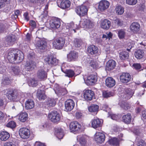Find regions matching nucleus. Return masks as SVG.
Masks as SVG:
<instances>
[{"label":"nucleus","mask_w":146,"mask_h":146,"mask_svg":"<svg viewBox=\"0 0 146 146\" xmlns=\"http://www.w3.org/2000/svg\"><path fill=\"white\" fill-rule=\"evenodd\" d=\"M9 61L11 63L19 62L24 58L23 53L18 49H11L9 50L7 56Z\"/></svg>","instance_id":"obj_1"},{"label":"nucleus","mask_w":146,"mask_h":146,"mask_svg":"<svg viewBox=\"0 0 146 146\" xmlns=\"http://www.w3.org/2000/svg\"><path fill=\"white\" fill-rule=\"evenodd\" d=\"M5 94L11 101L16 102L23 97V94L19 91L15 90H6Z\"/></svg>","instance_id":"obj_2"},{"label":"nucleus","mask_w":146,"mask_h":146,"mask_svg":"<svg viewBox=\"0 0 146 146\" xmlns=\"http://www.w3.org/2000/svg\"><path fill=\"white\" fill-rule=\"evenodd\" d=\"M80 26L88 29L92 28L94 26V23L88 17L81 19L79 23Z\"/></svg>","instance_id":"obj_3"},{"label":"nucleus","mask_w":146,"mask_h":146,"mask_svg":"<svg viewBox=\"0 0 146 146\" xmlns=\"http://www.w3.org/2000/svg\"><path fill=\"white\" fill-rule=\"evenodd\" d=\"M75 11L78 15L82 17L87 15L88 9L86 6L82 5L77 7Z\"/></svg>","instance_id":"obj_4"},{"label":"nucleus","mask_w":146,"mask_h":146,"mask_svg":"<svg viewBox=\"0 0 146 146\" xmlns=\"http://www.w3.org/2000/svg\"><path fill=\"white\" fill-rule=\"evenodd\" d=\"M19 134L21 138L27 139L30 136V131L27 128H22L19 130Z\"/></svg>","instance_id":"obj_5"},{"label":"nucleus","mask_w":146,"mask_h":146,"mask_svg":"<svg viewBox=\"0 0 146 146\" xmlns=\"http://www.w3.org/2000/svg\"><path fill=\"white\" fill-rule=\"evenodd\" d=\"M105 136L104 133L96 132L94 135V140L98 143H101L105 141Z\"/></svg>","instance_id":"obj_6"},{"label":"nucleus","mask_w":146,"mask_h":146,"mask_svg":"<svg viewBox=\"0 0 146 146\" xmlns=\"http://www.w3.org/2000/svg\"><path fill=\"white\" fill-rule=\"evenodd\" d=\"M81 126L77 121L71 122L70 125V129L71 132H77L80 130Z\"/></svg>","instance_id":"obj_7"},{"label":"nucleus","mask_w":146,"mask_h":146,"mask_svg":"<svg viewBox=\"0 0 146 146\" xmlns=\"http://www.w3.org/2000/svg\"><path fill=\"white\" fill-rule=\"evenodd\" d=\"M57 4L58 6L62 9H64L69 7L70 5V2L68 0H57Z\"/></svg>","instance_id":"obj_8"},{"label":"nucleus","mask_w":146,"mask_h":146,"mask_svg":"<svg viewBox=\"0 0 146 146\" xmlns=\"http://www.w3.org/2000/svg\"><path fill=\"white\" fill-rule=\"evenodd\" d=\"M97 80V77L96 76L91 74L87 77L85 82L88 85H92L96 82Z\"/></svg>","instance_id":"obj_9"},{"label":"nucleus","mask_w":146,"mask_h":146,"mask_svg":"<svg viewBox=\"0 0 146 146\" xmlns=\"http://www.w3.org/2000/svg\"><path fill=\"white\" fill-rule=\"evenodd\" d=\"M75 103L73 100H67L65 102V109L66 111H70L74 107Z\"/></svg>","instance_id":"obj_10"},{"label":"nucleus","mask_w":146,"mask_h":146,"mask_svg":"<svg viewBox=\"0 0 146 146\" xmlns=\"http://www.w3.org/2000/svg\"><path fill=\"white\" fill-rule=\"evenodd\" d=\"M109 3L106 0H102L99 3L98 9L101 11H104L109 7Z\"/></svg>","instance_id":"obj_11"},{"label":"nucleus","mask_w":146,"mask_h":146,"mask_svg":"<svg viewBox=\"0 0 146 146\" xmlns=\"http://www.w3.org/2000/svg\"><path fill=\"white\" fill-rule=\"evenodd\" d=\"M94 95V92L92 91L88 90L84 91L83 95L86 100L90 101L92 100Z\"/></svg>","instance_id":"obj_12"},{"label":"nucleus","mask_w":146,"mask_h":146,"mask_svg":"<svg viewBox=\"0 0 146 146\" xmlns=\"http://www.w3.org/2000/svg\"><path fill=\"white\" fill-rule=\"evenodd\" d=\"M120 78L121 82L126 83L130 81L131 76L128 73H123L120 75Z\"/></svg>","instance_id":"obj_13"},{"label":"nucleus","mask_w":146,"mask_h":146,"mask_svg":"<svg viewBox=\"0 0 146 146\" xmlns=\"http://www.w3.org/2000/svg\"><path fill=\"white\" fill-rule=\"evenodd\" d=\"M55 94H56L58 96L61 95H64L67 93V91L65 88H62L61 87L59 86V85L57 84H55Z\"/></svg>","instance_id":"obj_14"},{"label":"nucleus","mask_w":146,"mask_h":146,"mask_svg":"<svg viewBox=\"0 0 146 146\" xmlns=\"http://www.w3.org/2000/svg\"><path fill=\"white\" fill-rule=\"evenodd\" d=\"M55 42V48L60 49L62 48L65 43V39L63 38H57Z\"/></svg>","instance_id":"obj_15"},{"label":"nucleus","mask_w":146,"mask_h":146,"mask_svg":"<svg viewBox=\"0 0 146 146\" xmlns=\"http://www.w3.org/2000/svg\"><path fill=\"white\" fill-rule=\"evenodd\" d=\"M35 67V62L31 60L27 61L25 65V68L27 71H31Z\"/></svg>","instance_id":"obj_16"},{"label":"nucleus","mask_w":146,"mask_h":146,"mask_svg":"<svg viewBox=\"0 0 146 146\" xmlns=\"http://www.w3.org/2000/svg\"><path fill=\"white\" fill-rule=\"evenodd\" d=\"M103 121L99 119H93L92 121V126L94 129H96L102 126Z\"/></svg>","instance_id":"obj_17"},{"label":"nucleus","mask_w":146,"mask_h":146,"mask_svg":"<svg viewBox=\"0 0 146 146\" xmlns=\"http://www.w3.org/2000/svg\"><path fill=\"white\" fill-rule=\"evenodd\" d=\"M37 77L40 80L46 79L47 76L46 72L43 69L39 70L37 73Z\"/></svg>","instance_id":"obj_18"},{"label":"nucleus","mask_w":146,"mask_h":146,"mask_svg":"<svg viewBox=\"0 0 146 146\" xmlns=\"http://www.w3.org/2000/svg\"><path fill=\"white\" fill-rule=\"evenodd\" d=\"M105 84L108 87L111 88L115 85V81L112 78L108 77L106 80Z\"/></svg>","instance_id":"obj_19"},{"label":"nucleus","mask_w":146,"mask_h":146,"mask_svg":"<svg viewBox=\"0 0 146 146\" xmlns=\"http://www.w3.org/2000/svg\"><path fill=\"white\" fill-rule=\"evenodd\" d=\"M140 28L139 24L136 22H134L132 23L130 26L131 31L134 33H137L139 31Z\"/></svg>","instance_id":"obj_20"},{"label":"nucleus","mask_w":146,"mask_h":146,"mask_svg":"<svg viewBox=\"0 0 146 146\" xmlns=\"http://www.w3.org/2000/svg\"><path fill=\"white\" fill-rule=\"evenodd\" d=\"M78 57V53L74 51L70 52L67 55L68 60L70 61H75Z\"/></svg>","instance_id":"obj_21"},{"label":"nucleus","mask_w":146,"mask_h":146,"mask_svg":"<svg viewBox=\"0 0 146 146\" xmlns=\"http://www.w3.org/2000/svg\"><path fill=\"white\" fill-rule=\"evenodd\" d=\"M16 38L15 36L13 35L8 36L6 39V42L9 45H11L14 44L16 41Z\"/></svg>","instance_id":"obj_22"},{"label":"nucleus","mask_w":146,"mask_h":146,"mask_svg":"<svg viewBox=\"0 0 146 146\" xmlns=\"http://www.w3.org/2000/svg\"><path fill=\"white\" fill-rule=\"evenodd\" d=\"M55 136L58 139H62L64 136L63 129L60 127L55 128Z\"/></svg>","instance_id":"obj_23"},{"label":"nucleus","mask_w":146,"mask_h":146,"mask_svg":"<svg viewBox=\"0 0 146 146\" xmlns=\"http://www.w3.org/2000/svg\"><path fill=\"white\" fill-rule=\"evenodd\" d=\"M116 66V62L113 60H110L107 63L106 69L108 71L113 70Z\"/></svg>","instance_id":"obj_24"},{"label":"nucleus","mask_w":146,"mask_h":146,"mask_svg":"<svg viewBox=\"0 0 146 146\" xmlns=\"http://www.w3.org/2000/svg\"><path fill=\"white\" fill-rule=\"evenodd\" d=\"M87 51L88 53L91 55L95 54L98 52V48L95 46L92 45L88 47Z\"/></svg>","instance_id":"obj_25"},{"label":"nucleus","mask_w":146,"mask_h":146,"mask_svg":"<svg viewBox=\"0 0 146 146\" xmlns=\"http://www.w3.org/2000/svg\"><path fill=\"white\" fill-rule=\"evenodd\" d=\"M18 119L21 122H23L26 121L28 118V114L25 112H21L18 115Z\"/></svg>","instance_id":"obj_26"},{"label":"nucleus","mask_w":146,"mask_h":146,"mask_svg":"<svg viewBox=\"0 0 146 146\" xmlns=\"http://www.w3.org/2000/svg\"><path fill=\"white\" fill-rule=\"evenodd\" d=\"M10 136L9 134L6 131H2L0 133V139L1 141L7 140Z\"/></svg>","instance_id":"obj_27"},{"label":"nucleus","mask_w":146,"mask_h":146,"mask_svg":"<svg viewBox=\"0 0 146 146\" xmlns=\"http://www.w3.org/2000/svg\"><path fill=\"white\" fill-rule=\"evenodd\" d=\"M34 106L35 103L32 100H28L25 102V108L27 109H31L34 107Z\"/></svg>","instance_id":"obj_28"},{"label":"nucleus","mask_w":146,"mask_h":146,"mask_svg":"<svg viewBox=\"0 0 146 146\" xmlns=\"http://www.w3.org/2000/svg\"><path fill=\"white\" fill-rule=\"evenodd\" d=\"M101 25L102 28L104 29H108L111 26V22L108 20L105 19L102 22Z\"/></svg>","instance_id":"obj_29"},{"label":"nucleus","mask_w":146,"mask_h":146,"mask_svg":"<svg viewBox=\"0 0 146 146\" xmlns=\"http://www.w3.org/2000/svg\"><path fill=\"white\" fill-rule=\"evenodd\" d=\"M36 44L40 49L43 50L46 47V43L44 41L39 40L37 41Z\"/></svg>","instance_id":"obj_30"},{"label":"nucleus","mask_w":146,"mask_h":146,"mask_svg":"<svg viewBox=\"0 0 146 146\" xmlns=\"http://www.w3.org/2000/svg\"><path fill=\"white\" fill-rule=\"evenodd\" d=\"M77 139L82 145L84 146L86 145L87 141L85 136L78 135L77 137Z\"/></svg>","instance_id":"obj_31"},{"label":"nucleus","mask_w":146,"mask_h":146,"mask_svg":"<svg viewBox=\"0 0 146 146\" xmlns=\"http://www.w3.org/2000/svg\"><path fill=\"white\" fill-rule=\"evenodd\" d=\"M115 11L116 13L118 15H122L124 12V8L120 5H117L115 9Z\"/></svg>","instance_id":"obj_32"},{"label":"nucleus","mask_w":146,"mask_h":146,"mask_svg":"<svg viewBox=\"0 0 146 146\" xmlns=\"http://www.w3.org/2000/svg\"><path fill=\"white\" fill-rule=\"evenodd\" d=\"M99 106L95 104H92L89 107L88 110L90 112L96 113L98 111Z\"/></svg>","instance_id":"obj_33"},{"label":"nucleus","mask_w":146,"mask_h":146,"mask_svg":"<svg viewBox=\"0 0 146 146\" xmlns=\"http://www.w3.org/2000/svg\"><path fill=\"white\" fill-rule=\"evenodd\" d=\"M123 121L125 123H129L131 121V114L128 113L127 115H124L122 117Z\"/></svg>","instance_id":"obj_34"},{"label":"nucleus","mask_w":146,"mask_h":146,"mask_svg":"<svg viewBox=\"0 0 146 146\" xmlns=\"http://www.w3.org/2000/svg\"><path fill=\"white\" fill-rule=\"evenodd\" d=\"M61 69L62 71L66 74L65 76L71 78L73 76L75 75L74 72L71 70H68L65 71H64L62 68Z\"/></svg>","instance_id":"obj_35"},{"label":"nucleus","mask_w":146,"mask_h":146,"mask_svg":"<svg viewBox=\"0 0 146 146\" xmlns=\"http://www.w3.org/2000/svg\"><path fill=\"white\" fill-rule=\"evenodd\" d=\"M37 96L40 100H44L46 98V96L43 90H38L37 93Z\"/></svg>","instance_id":"obj_36"},{"label":"nucleus","mask_w":146,"mask_h":146,"mask_svg":"<svg viewBox=\"0 0 146 146\" xmlns=\"http://www.w3.org/2000/svg\"><path fill=\"white\" fill-rule=\"evenodd\" d=\"M135 55L137 59H141L144 55V52L143 50L139 49L135 52Z\"/></svg>","instance_id":"obj_37"},{"label":"nucleus","mask_w":146,"mask_h":146,"mask_svg":"<svg viewBox=\"0 0 146 146\" xmlns=\"http://www.w3.org/2000/svg\"><path fill=\"white\" fill-rule=\"evenodd\" d=\"M11 82V79L8 76L5 75L3 76L1 82V84L2 85H8Z\"/></svg>","instance_id":"obj_38"},{"label":"nucleus","mask_w":146,"mask_h":146,"mask_svg":"<svg viewBox=\"0 0 146 146\" xmlns=\"http://www.w3.org/2000/svg\"><path fill=\"white\" fill-rule=\"evenodd\" d=\"M108 143L110 145H117L119 144V141L116 138H111L108 141Z\"/></svg>","instance_id":"obj_39"},{"label":"nucleus","mask_w":146,"mask_h":146,"mask_svg":"<svg viewBox=\"0 0 146 146\" xmlns=\"http://www.w3.org/2000/svg\"><path fill=\"white\" fill-rule=\"evenodd\" d=\"M119 56L120 59L124 60L128 58L129 55L127 52L125 51H122L119 52Z\"/></svg>","instance_id":"obj_40"},{"label":"nucleus","mask_w":146,"mask_h":146,"mask_svg":"<svg viewBox=\"0 0 146 146\" xmlns=\"http://www.w3.org/2000/svg\"><path fill=\"white\" fill-rule=\"evenodd\" d=\"M125 92L127 95V99H129L132 97L134 93L133 90H132L130 88H127L125 90Z\"/></svg>","instance_id":"obj_41"},{"label":"nucleus","mask_w":146,"mask_h":146,"mask_svg":"<svg viewBox=\"0 0 146 146\" xmlns=\"http://www.w3.org/2000/svg\"><path fill=\"white\" fill-rule=\"evenodd\" d=\"M118 35L120 39L124 38L125 35V32L123 29L118 30L117 31Z\"/></svg>","instance_id":"obj_42"},{"label":"nucleus","mask_w":146,"mask_h":146,"mask_svg":"<svg viewBox=\"0 0 146 146\" xmlns=\"http://www.w3.org/2000/svg\"><path fill=\"white\" fill-rule=\"evenodd\" d=\"M44 60L48 62L49 64H54V57L52 55L46 57Z\"/></svg>","instance_id":"obj_43"},{"label":"nucleus","mask_w":146,"mask_h":146,"mask_svg":"<svg viewBox=\"0 0 146 146\" xmlns=\"http://www.w3.org/2000/svg\"><path fill=\"white\" fill-rule=\"evenodd\" d=\"M82 44V42L81 39H75L74 40V44L76 47H80Z\"/></svg>","instance_id":"obj_44"},{"label":"nucleus","mask_w":146,"mask_h":146,"mask_svg":"<svg viewBox=\"0 0 146 146\" xmlns=\"http://www.w3.org/2000/svg\"><path fill=\"white\" fill-rule=\"evenodd\" d=\"M48 117L49 120L53 123L55 122V112L54 111L50 113Z\"/></svg>","instance_id":"obj_45"},{"label":"nucleus","mask_w":146,"mask_h":146,"mask_svg":"<svg viewBox=\"0 0 146 146\" xmlns=\"http://www.w3.org/2000/svg\"><path fill=\"white\" fill-rule=\"evenodd\" d=\"M113 95V93L111 92L104 91L103 92V96L104 98H108Z\"/></svg>","instance_id":"obj_46"},{"label":"nucleus","mask_w":146,"mask_h":146,"mask_svg":"<svg viewBox=\"0 0 146 146\" xmlns=\"http://www.w3.org/2000/svg\"><path fill=\"white\" fill-rule=\"evenodd\" d=\"M61 117L60 112H55V123H58L60 121Z\"/></svg>","instance_id":"obj_47"},{"label":"nucleus","mask_w":146,"mask_h":146,"mask_svg":"<svg viewBox=\"0 0 146 146\" xmlns=\"http://www.w3.org/2000/svg\"><path fill=\"white\" fill-rule=\"evenodd\" d=\"M28 84L30 86L35 87L37 85V82L34 79H32L29 82Z\"/></svg>","instance_id":"obj_48"},{"label":"nucleus","mask_w":146,"mask_h":146,"mask_svg":"<svg viewBox=\"0 0 146 146\" xmlns=\"http://www.w3.org/2000/svg\"><path fill=\"white\" fill-rule=\"evenodd\" d=\"M61 20L58 18L55 17V29H59L61 25Z\"/></svg>","instance_id":"obj_49"},{"label":"nucleus","mask_w":146,"mask_h":146,"mask_svg":"<svg viewBox=\"0 0 146 146\" xmlns=\"http://www.w3.org/2000/svg\"><path fill=\"white\" fill-rule=\"evenodd\" d=\"M54 100L53 99L48 98L46 102L47 105L48 107L52 106L54 105Z\"/></svg>","instance_id":"obj_50"},{"label":"nucleus","mask_w":146,"mask_h":146,"mask_svg":"<svg viewBox=\"0 0 146 146\" xmlns=\"http://www.w3.org/2000/svg\"><path fill=\"white\" fill-rule=\"evenodd\" d=\"M137 2V0H126V3L131 5H135Z\"/></svg>","instance_id":"obj_51"},{"label":"nucleus","mask_w":146,"mask_h":146,"mask_svg":"<svg viewBox=\"0 0 146 146\" xmlns=\"http://www.w3.org/2000/svg\"><path fill=\"white\" fill-rule=\"evenodd\" d=\"M7 126L11 128H14L16 126V123L13 121L9 122L7 124Z\"/></svg>","instance_id":"obj_52"},{"label":"nucleus","mask_w":146,"mask_h":146,"mask_svg":"<svg viewBox=\"0 0 146 146\" xmlns=\"http://www.w3.org/2000/svg\"><path fill=\"white\" fill-rule=\"evenodd\" d=\"M12 69L13 72L15 75H17L19 74L20 70L18 67H12Z\"/></svg>","instance_id":"obj_53"},{"label":"nucleus","mask_w":146,"mask_h":146,"mask_svg":"<svg viewBox=\"0 0 146 146\" xmlns=\"http://www.w3.org/2000/svg\"><path fill=\"white\" fill-rule=\"evenodd\" d=\"M97 64L96 61L91 60L90 62V66L94 68H96L97 67Z\"/></svg>","instance_id":"obj_54"},{"label":"nucleus","mask_w":146,"mask_h":146,"mask_svg":"<svg viewBox=\"0 0 146 146\" xmlns=\"http://www.w3.org/2000/svg\"><path fill=\"white\" fill-rule=\"evenodd\" d=\"M137 146H146V143L144 141L140 140L137 144Z\"/></svg>","instance_id":"obj_55"},{"label":"nucleus","mask_w":146,"mask_h":146,"mask_svg":"<svg viewBox=\"0 0 146 146\" xmlns=\"http://www.w3.org/2000/svg\"><path fill=\"white\" fill-rule=\"evenodd\" d=\"M132 66L136 70L140 69L141 67L140 64L138 63H135L133 64Z\"/></svg>","instance_id":"obj_56"},{"label":"nucleus","mask_w":146,"mask_h":146,"mask_svg":"<svg viewBox=\"0 0 146 146\" xmlns=\"http://www.w3.org/2000/svg\"><path fill=\"white\" fill-rule=\"evenodd\" d=\"M115 23L118 26H121L123 24V21L119 19H117L115 20Z\"/></svg>","instance_id":"obj_57"},{"label":"nucleus","mask_w":146,"mask_h":146,"mask_svg":"<svg viewBox=\"0 0 146 146\" xmlns=\"http://www.w3.org/2000/svg\"><path fill=\"white\" fill-rule=\"evenodd\" d=\"M4 146H17L14 143L11 142H7L5 143Z\"/></svg>","instance_id":"obj_58"},{"label":"nucleus","mask_w":146,"mask_h":146,"mask_svg":"<svg viewBox=\"0 0 146 146\" xmlns=\"http://www.w3.org/2000/svg\"><path fill=\"white\" fill-rule=\"evenodd\" d=\"M5 71V68L0 63V74H2Z\"/></svg>","instance_id":"obj_59"},{"label":"nucleus","mask_w":146,"mask_h":146,"mask_svg":"<svg viewBox=\"0 0 146 146\" xmlns=\"http://www.w3.org/2000/svg\"><path fill=\"white\" fill-rule=\"evenodd\" d=\"M23 16L25 18V19L28 21L29 20V17L28 16V13L26 12L23 15Z\"/></svg>","instance_id":"obj_60"},{"label":"nucleus","mask_w":146,"mask_h":146,"mask_svg":"<svg viewBox=\"0 0 146 146\" xmlns=\"http://www.w3.org/2000/svg\"><path fill=\"white\" fill-rule=\"evenodd\" d=\"M110 117L113 120H117L118 119V116L115 114H111L110 115Z\"/></svg>","instance_id":"obj_61"},{"label":"nucleus","mask_w":146,"mask_h":146,"mask_svg":"<svg viewBox=\"0 0 146 146\" xmlns=\"http://www.w3.org/2000/svg\"><path fill=\"white\" fill-rule=\"evenodd\" d=\"M75 116L76 118L79 119L82 116V114L81 113L77 111L75 113Z\"/></svg>","instance_id":"obj_62"},{"label":"nucleus","mask_w":146,"mask_h":146,"mask_svg":"<svg viewBox=\"0 0 146 146\" xmlns=\"http://www.w3.org/2000/svg\"><path fill=\"white\" fill-rule=\"evenodd\" d=\"M35 146H45V145L43 143L37 141L35 143Z\"/></svg>","instance_id":"obj_63"},{"label":"nucleus","mask_w":146,"mask_h":146,"mask_svg":"<svg viewBox=\"0 0 146 146\" xmlns=\"http://www.w3.org/2000/svg\"><path fill=\"white\" fill-rule=\"evenodd\" d=\"M30 25L33 28H35L36 26V24L35 22L33 21H30Z\"/></svg>","instance_id":"obj_64"}]
</instances>
